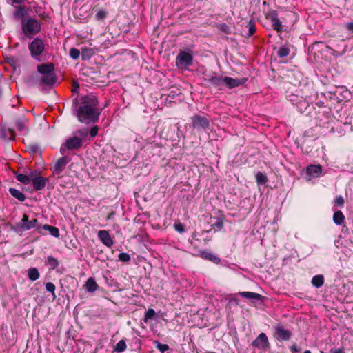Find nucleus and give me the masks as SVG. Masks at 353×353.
<instances>
[{"label":"nucleus","instance_id":"5701e85b","mask_svg":"<svg viewBox=\"0 0 353 353\" xmlns=\"http://www.w3.org/2000/svg\"><path fill=\"white\" fill-rule=\"evenodd\" d=\"M9 192L10 193V194L16 198L17 199H18L19 201H24L25 199H26V196L25 194L21 192L20 190H17L15 188H10L9 189Z\"/></svg>","mask_w":353,"mask_h":353},{"label":"nucleus","instance_id":"423d86ee","mask_svg":"<svg viewBox=\"0 0 353 353\" xmlns=\"http://www.w3.org/2000/svg\"><path fill=\"white\" fill-rule=\"evenodd\" d=\"M28 48L32 57L37 58L44 51L45 45L41 39L36 38L30 43Z\"/></svg>","mask_w":353,"mask_h":353},{"label":"nucleus","instance_id":"13d9d810","mask_svg":"<svg viewBox=\"0 0 353 353\" xmlns=\"http://www.w3.org/2000/svg\"><path fill=\"white\" fill-rule=\"evenodd\" d=\"M1 94H2V91H1V90L0 89V97L1 96Z\"/></svg>","mask_w":353,"mask_h":353},{"label":"nucleus","instance_id":"7c9ffc66","mask_svg":"<svg viewBox=\"0 0 353 353\" xmlns=\"http://www.w3.org/2000/svg\"><path fill=\"white\" fill-rule=\"evenodd\" d=\"M89 130L87 128H83L81 129H79L74 132V135L78 137L81 138L82 139L86 137L88 134Z\"/></svg>","mask_w":353,"mask_h":353},{"label":"nucleus","instance_id":"a19ab883","mask_svg":"<svg viewBox=\"0 0 353 353\" xmlns=\"http://www.w3.org/2000/svg\"><path fill=\"white\" fill-rule=\"evenodd\" d=\"M70 56L73 59H78L79 57V56H80V51H79V50H78L77 48H71L70 50Z\"/></svg>","mask_w":353,"mask_h":353},{"label":"nucleus","instance_id":"7ed1b4c3","mask_svg":"<svg viewBox=\"0 0 353 353\" xmlns=\"http://www.w3.org/2000/svg\"><path fill=\"white\" fill-rule=\"evenodd\" d=\"M21 26L23 32L28 37L37 34L41 29V25L39 21L32 18L22 20Z\"/></svg>","mask_w":353,"mask_h":353},{"label":"nucleus","instance_id":"0eeeda50","mask_svg":"<svg viewBox=\"0 0 353 353\" xmlns=\"http://www.w3.org/2000/svg\"><path fill=\"white\" fill-rule=\"evenodd\" d=\"M191 126L194 129L205 130L210 127V121L205 117L194 115L191 117Z\"/></svg>","mask_w":353,"mask_h":353},{"label":"nucleus","instance_id":"c756f323","mask_svg":"<svg viewBox=\"0 0 353 353\" xmlns=\"http://www.w3.org/2000/svg\"><path fill=\"white\" fill-rule=\"evenodd\" d=\"M126 349V344L125 341L124 340L119 341L116 346L114 347V350L117 352V353H121L123 351H125Z\"/></svg>","mask_w":353,"mask_h":353},{"label":"nucleus","instance_id":"f03ea898","mask_svg":"<svg viewBox=\"0 0 353 353\" xmlns=\"http://www.w3.org/2000/svg\"><path fill=\"white\" fill-rule=\"evenodd\" d=\"M193 63V55L190 50H180L176 58V65L178 68L186 70Z\"/></svg>","mask_w":353,"mask_h":353},{"label":"nucleus","instance_id":"4be33fe9","mask_svg":"<svg viewBox=\"0 0 353 353\" xmlns=\"http://www.w3.org/2000/svg\"><path fill=\"white\" fill-rule=\"evenodd\" d=\"M85 286L88 292H93L97 290L98 285L93 278L90 277L87 280Z\"/></svg>","mask_w":353,"mask_h":353},{"label":"nucleus","instance_id":"6e6552de","mask_svg":"<svg viewBox=\"0 0 353 353\" xmlns=\"http://www.w3.org/2000/svg\"><path fill=\"white\" fill-rule=\"evenodd\" d=\"M274 336L279 341H288L292 336V332L281 325H277L275 327Z\"/></svg>","mask_w":353,"mask_h":353},{"label":"nucleus","instance_id":"79ce46f5","mask_svg":"<svg viewBox=\"0 0 353 353\" xmlns=\"http://www.w3.org/2000/svg\"><path fill=\"white\" fill-rule=\"evenodd\" d=\"M119 259L123 262H128L130 260V256L128 254L122 252L119 254Z\"/></svg>","mask_w":353,"mask_h":353},{"label":"nucleus","instance_id":"473e14b6","mask_svg":"<svg viewBox=\"0 0 353 353\" xmlns=\"http://www.w3.org/2000/svg\"><path fill=\"white\" fill-rule=\"evenodd\" d=\"M247 27L248 28V32L246 34V37H251L255 32H256V27L255 23L252 20L249 21V23L247 25Z\"/></svg>","mask_w":353,"mask_h":353},{"label":"nucleus","instance_id":"09e8293b","mask_svg":"<svg viewBox=\"0 0 353 353\" xmlns=\"http://www.w3.org/2000/svg\"><path fill=\"white\" fill-rule=\"evenodd\" d=\"M334 203L339 206H343L344 204V199L342 196H339L336 198Z\"/></svg>","mask_w":353,"mask_h":353},{"label":"nucleus","instance_id":"412c9836","mask_svg":"<svg viewBox=\"0 0 353 353\" xmlns=\"http://www.w3.org/2000/svg\"><path fill=\"white\" fill-rule=\"evenodd\" d=\"M239 295L243 298L259 301L261 299L262 296L258 293L252 292H240Z\"/></svg>","mask_w":353,"mask_h":353},{"label":"nucleus","instance_id":"ddd939ff","mask_svg":"<svg viewBox=\"0 0 353 353\" xmlns=\"http://www.w3.org/2000/svg\"><path fill=\"white\" fill-rule=\"evenodd\" d=\"M70 159L67 157H62L59 158L54 164L53 172L57 174H59L65 168Z\"/></svg>","mask_w":353,"mask_h":353},{"label":"nucleus","instance_id":"864d4df0","mask_svg":"<svg viewBox=\"0 0 353 353\" xmlns=\"http://www.w3.org/2000/svg\"><path fill=\"white\" fill-rule=\"evenodd\" d=\"M8 62L11 65H14L16 63V60L14 57L8 58Z\"/></svg>","mask_w":353,"mask_h":353},{"label":"nucleus","instance_id":"603ef678","mask_svg":"<svg viewBox=\"0 0 353 353\" xmlns=\"http://www.w3.org/2000/svg\"><path fill=\"white\" fill-rule=\"evenodd\" d=\"M330 353H344L342 349L332 348L330 350Z\"/></svg>","mask_w":353,"mask_h":353},{"label":"nucleus","instance_id":"a878e982","mask_svg":"<svg viewBox=\"0 0 353 353\" xmlns=\"http://www.w3.org/2000/svg\"><path fill=\"white\" fill-rule=\"evenodd\" d=\"M94 52H95L92 48H82L81 54V59L83 60L89 59L94 54Z\"/></svg>","mask_w":353,"mask_h":353},{"label":"nucleus","instance_id":"20e7f679","mask_svg":"<svg viewBox=\"0 0 353 353\" xmlns=\"http://www.w3.org/2000/svg\"><path fill=\"white\" fill-rule=\"evenodd\" d=\"M37 223V219H32L29 220V216L26 214H24L21 221L16 223L14 228L17 232H22L33 228L37 229L38 227H41V225H38Z\"/></svg>","mask_w":353,"mask_h":353},{"label":"nucleus","instance_id":"b1692460","mask_svg":"<svg viewBox=\"0 0 353 353\" xmlns=\"http://www.w3.org/2000/svg\"><path fill=\"white\" fill-rule=\"evenodd\" d=\"M32 177H33V173H31V174H30V175L19 174L16 176L17 179L25 185L29 184L31 182Z\"/></svg>","mask_w":353,"mask_h":353},{"label":"nucleus","instance_id":"2eb2a0df","mask_svg":"<svg viewBox=\"0 0 353 353\" xmlns=\"http://www.w3.org/2000/svg\"><path fill=\"white\" fill-rule=\"evenodd\" d=\"M98 236L105 245L108 246V248L112 246L114 243L108 231L100 230L98 232Z\"/></svg>","mask_w":353,"mask_h":353},{"label":"nucleus","instance_id":"49530a36","mask_svg":"<svg viewBox=\"0 0 353 353\" xmlns=\"http://www.w3.org/2000/svg\"><path fill=\"white\" fill-rule=\"evenodd\" d=\"M17 127L19 131H23L25 129V120H19L17 121Z\"/></svg>","mask_w":353,"mask_h":353},{"label":"nucleus","instance_id":"72a5a7b5","mask_svg":"<svg viewBox=\"0 0 353 353\" xmlns=\"http://www.w3.org/2000/svg\"><path fill=\"white\" fill-rule=\"evenodd\" d=\"M256 180L259 184H264L265 183L267 182L268 179L266 175H265L261 172H259L256 175Z\"/></svg>","mask_w":353,"mask_h":353},{"label":"nucleus","instance_id":"5fc2aeb1","mask_svg":"<svg viewBox=\"0 0 353 353\" xmlns=\"http://www.w3.org/2000/svg\"><path fill=\"white\" fill-rule=\"evenodd\" d=\"M73 86H74V88H73V89H72V92H77V90H78V88H79V85H78V83H77V82H74V83H73Z\"/></svg>","mask_w":353,"mask_h":353},{"label":"nucleus","instance_id":"dca6fc26","mask_svg":"<svg viewBox=\"0 0 353 353\" xmlns=\"http://www.w3.org/2000/svg\"><path fill=\"white\" fill-rule=\"evenodd\" d=\"M42 75L43 76L41 79V83L42 84L52 86L56 83L57 77L55 76L54 72Z\"/></svg>","mask_w":353,"mask_h":353},{"label":"nucleus","instance_id":"bb28decb","mask_svg":"<svg viewBox=\"0 0 353 353\" xmlns=\"http://www.w3.org/2000/svg\"><path fill=\"white\" fill-rule=\"evenodd\" d=\"M324 283V277L323 275L319 274L314 276L312 279V284L316 288L321 287Z\"/></svg>","mask_w":353,"mask_h":353},{"label":"nucleus","instance_id":"c03bdc74","mask_svg":"<svg viewBox=\"0 0 353 353\" xmlns=\"http://www.w3.org/2000/svg\"><path fill=\"white\" fill-rule=\"evenodd\" d=\"M46 289L52 293L53 295H54V290H55V285L51 283V282H48L46 284Z\"/></svg>","mask_w":353,"mask_h":353},{"label":"nucleus","instance_id":"e433bc0d","mask_svg":"<svg viewBox=\"0 0 353 353\" xmlns=\"http://www.w3.org/2000/svg\"><path fill=\"white\" fill-rule=\"evenodd\" d=\"M290 53V49L288 47L283 46L279 48L277 54L279 57H285Z\"/></svg>","mask_w":353,"mask_h":353},{"label":"nucleus","instance_id":"393cba45","mask_svg":"<svg viewBox=\"0 0 353 353\" xmlns=\"http://www.w3.org/2000/svg\"><path fill=\"white\" fill-rule=\"evenodd\" d=\"M345 220V216L343 212L340 210L334 212L333 215V221L336 225H341Z\"/></svg>","mask_w":353,"mask_h":353},{"label":"nucleus","instance_id":"f257e3e1","mask_svg":"<svg viewBox=\"0 0 353 353\" xmlns=\"http://www.w3.org/2000/svg\"><path fill=\"white\" fill-rule=\"evenodd\" d=\"M101 112L97 98L94 95L85 96L77 110V116L80 122L90 124L99 120Z\"/></svg>","mask_w":353,"mask_h":353},{"label":"nucleus","instance_id":"4468645a","mask_svg":"<svg viewBox=\"0 0 353 353\" xmlns=\"http://www.w3.org/2000/svg\"><path fill=\"white\" fill-rule=\"evenodd\" d=\"M31 181L36 190H41L45 188L48 179L42 176H34L33 174Z\"/></svg>","mask_w":353,"mask_h":353},{"label":"nucleus","instance_id":"39448f33","mask_svg":"<svg viewBox=\"0 0 353 353\" xmlns=\"http://www.w3.org/2000/svg\"><path fill=\"white\" fill-rule=\"evenodd\" d=\"M83 145L82 139L77 136H73L68 138L64 144L60 148L61 154H64L66 150H78Z\"/></svg>","mask_w":353,"mask_h":353},{"label":"nucleus","instance_id":"c9c22d12","mask_svg":"<svg viewBox=\"0 0 353 353\" xmlns=\"http://www.w3.org/2000/svg\"><path fill=\"white\" fill-rule=\"evenodd\" d=\"M154 316L155 311L152 308L148 309L145 314V317L143 319L144 322L147 323L149 319H153Z\"/></svg>","mask_w":353,"mask_h":353},{"label":"nucleus","instance_id":"8fccbe9b","mask_svg":"<svg viewBox=\"0 0 353 353\" xmlns=\"http://www.w3.org/2000/svg\"><path fill=\"white\" fill-rule=\"evenodd\" d=\"M8 3H11L12 5L18 4L21 5L26 0H7Z\"/></svg>","mask_w":353,"mask_h":353},{"label":"nucleus","instance_id":"c85d7f7f","mask_svg":"<svg viewBox=\"0 0 353 353\" xmlns=\"http://www.w3.org/2000/svg\"><path fill=\"white\" fill-rule=\"evenodd\" d=\"M201 256L203 259H208L216 263H218L220 261V259L219 257L207 252H202Z\"/></svg>","mask_w":353,"mask_h":353},{"label":"nucleus","instance_id":"4c0bfd02","mask_svg":"<svg viewBox=\"0 0 353 353\" xmlns=\"http://www.w3.org/2000/svg\"><path fill=\"white\" fill-rule=\"evenodd\" d=\"M212 227L216 230H221L223 228V219L222 218H218L216 221L212 223Z\"/></svg>","mask_w":353,"mask_h":353},{"label":"nucleus","instance_id":"6ab92c4d","mask_svg":"<svg viewBox=\"0 0 353 353\" xmlns=\"http://www.w3.org/2000/svg\"><path fill=\"white\" fill-rule=\"evenodd\" d=\"M37 71L41 74H48L54 71L53 63L41 64L37 66Z\"/></svg>","mask_w":353,"mask_h":353},{"label":"nucleus","instance_id":"f8f14e48","mask_svg":"<svg viewBox=\"0 0 353 353\" xmlns=\"http://www.w3.org/2000/svg\"><path fill=\"white\" fill-rule=\"evenodd\" d=\"M204 81L211 85L221 88L223 86V77L215 75L214 74H206Z\"/></svg>","mask_w":353,"mask_h":353},{"label":"nucleus","instance_id":"f704fd0d","mask_svg":"<svg viewBox=\"0 0 353 353\" xmlns=\"http://www.w3.org/2000/svg\"><path fill=\"white\" fill-rule=\"evenodd\" d=\"M217 28L221 32L226 34H230L231 33V30L230 27L225 23L218 24Z\"/></svg>","mask_w":353,"mask_h":353},{"label":"nucleus","instance_id":"aec40b11","mask_svg":"<svg viewBox=\"0 0 353 353\" xmlns=\"http://www.w3.org/2000/svg\"><path fill=\"white\" fill-rule=\"evenodd\" d=\"M321 172V166L319 165H310L307 168V173L313 177L319 175Z\"/></svg>","mask_w":353,"mask_h":353},{"label":"nucleus","instance_id":"a18cd8bd","mask_svg":"<svg viewBox=\"0 0 353 353\" xmlns=\"http://www.w3.org/2000/svg\"><path fill=\"white\" fill-rule=\"evenodd\" d=\"M157 347L161 353H164L169 349V346L167 344H161L160 343H158Z\"/></svg>","mask_w":353,"mask_h":353},{"label":"nucleus","instance_id":"2f4dec72","mask_svg":"<svg viewBox=\"0 0 353 353\" xmlns=\"http://www.w3.org/2000/svg\"><path fill=\"white\" fill-rule=\"evenodd\" d=\"M26 13V10L25 7L23 6H17L15 12H14V16L15 17H23L25 16Z\"/></svg>","mask_w":353,"mask_h":353},{"label":"nucleus","instance_id":"6e6d98bb","mask_svg":"<svg viewBox=\"0 0 353 353\" xmlns=\"http://www.w3.org/2000/svg\"><path fill=\"white\" fill-rule=\"evenodd\" d=\"M291 350L292 352H298V350H297V348H296V347L295 345H293V346L291 347Z\"/></svg>","mask_w":353,"mask_h":353},{"label":"nucleus","instance_id":"1a4fd4ad","mask_svg":"<svg viewBox=\"0 0 353 353\" xmlns=\"http://www.w3.org/2000/svg\"><path fill=\"white\" fill-rule=\"evenodd\" d=\"M247 80V78L234 79L230 77H223V85H225L231 89L244 84Z\"/></svg>","mask_w":353,"mask_h":353},{"label":"nucleus","instance_id":"4d7b16f0","mask_svg":"<svg viewBox=\"0 0 353 353\" xmlns=\"http://www.w3.org/2000/svg\"><path fill=\"white\" fill-rule=\"evenodd\" d=\"M303 353H311L310 350H305Z\"/></svg>","mask_w":353,"mask_h":353},{"label":"nucleus","instance_id":"3c124183","mask_svg":"<svg viewBox=\"0 0 353 353\" xmlns=\"http://www.w3.org/2000/svg\"><path fill=\"white\" fill-rule=\"evenodd\" d=\"M345 27L348 31L353 33V21L346 23Z\"/></svg>","mask_w":353,"mask_h":353},{"label":"nucleus","instance_id":"37998d69","mask_svg":"<svg viewBox=\"0 0 353 353\" xmlns=\"http://www.w3.org/2000/svg\"><path fill=\"white\" fill-rule=\"evenodd\" d=\"M174 229L180 232V233H183L185 232V226L183 223H175L174 225Z\"/></svg>","mask_w":353,"mask_h":353},{"label":"nucleus","instance_id":"a211bd4d","mask_svg":"<svg viewBox=\"0 0 353 353\" xmlns=\"http://www.w3.org/2000/svg\"><path fill=\"white\" fill-rule=\"evenodd\" d=\"M41 230L48 231L50 234L54 237L58 238L59 236V230L57 227L45 224L42 226L41 225V227L37 228V230L39 233H41Z\"/></svg>","mask_w":353,"mask_h":353},{"label":"nucleus","instance_id":"cd10ccee","mask_svg":"<svg viewBox=\"0 0 353 353\" xmlns=\"http://www.w3.org/2000/svg\"><path fill=\"white\" fill-rule=\"evenodd\" d=\"M28 278L33 281L39 278V272L36 268H31L28 270Z\"/></svg>","mask_w":353,"mask_h":353},{"label":"nucleus","instance_id":"58836bf2","mask_svg":"<svg viewBox=\"0 0 353 353\" xmlns=\"http://www.w3.org/2000/svg\"><path fill=\"white\" fill-rule=\"evenodd\" d=\"M108 12L103 10H99L96 14L95 18L98 21H103L107 17Z\"/></svg>","mask_w":353,"mask_h":353},{"label":"nucleus","instance_id":"f3484780","mask_svg":"<svg viewBox=\"0 0 353 353\" xmlns=\"http://www.w3.org/2000/svg\"><path fill=\"white\" fill-rule=\"evenodd\" d=\"M14 131L12 129L6 127L0 128V137L5 140H13L14 139Z\"/></svg>","mask_w":353,"mask_h":353},{"label":"nucleus","instance_id":"9b49d317","mask_svg":"<svg viewBox=\"0 0 353 353\" xmlns=\"http://www.w3.org/2000/svg\"><path fill=\"white\" fill-rule=\"evenodd\" d=\"M266 18L271 21L274 30H275L278 32H280L283 30V26L281 24L280 19L278 18L276 11H270L267 14Z\"/></svg>","mask_w":353,"mask_h":353},{"label":"nucleus","instance_id":"9d476101","mask_svg":"<svg viewBox=\"0 0 353 353\" xmlns=\"http://www.w3.org/2000/svg\"><path fill=\"white\" fill-rule=\"evenodd\" d=\"M252 345L259 349H268L270 347V343L266 334L265 333H261L252 342Z\"/></svg>","mask_w":353,"mask_h":353},{"label":"nucleus","instance_id":"ea45409f","mask_svg":"<svg viewBox=\"0 0 353 353\" xmlns=\"http://www.w3.org/2000/svg\"><path fill=\"white\" fill-rule=\"evenodd\" d=\"M48 264L52 268L54 269L58 267L59 261L57 259L52 256L48 257Z\"/></svg>","mask_w":353,"mask_h":353},{"label":"nucleus","instance_id":"de8ad7c7","mask_svg":"<svg viewBox=\"0 0 353 353\" xmlns=\"http://www.w3.org/2000/svg\"><path fill=\"white\" fill-rule=\"evenodd\" d=\"M98 132H99L98 126L94 125L89 130L88 132L90 133V135L91 137H94L97 134Z\"/></svg>","mask_w":353,"mask_h":353}]
</instances>
